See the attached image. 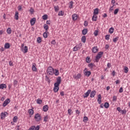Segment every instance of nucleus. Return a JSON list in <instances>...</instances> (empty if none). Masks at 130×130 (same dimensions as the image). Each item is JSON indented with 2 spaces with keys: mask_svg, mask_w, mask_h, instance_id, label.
<instances>
[{
  "mask_svg": "<svg viewBox=\"0 0 130 130\" xmlns=\"http://www.w3.org/2000/svg\"><path fill=\"white\" fill-rule=\"evenodd\" d=\"M46 72L48 76H53L54 75V69L52 67H49Z\"/></svg>",
  "mask_w": 130,
  "mask_h": 130,
  "instance_id": "f257e3e1",
  "label": "nucleus"
},
{
  "mask_svg": "<svg viewBox=\"0 0 130 130\" xmlns=\"http://www.w3.org/2000/svg\"><path fill=\"white\" fill-rule=\"evenodd\" d=\"M103 52H100L98 53V54L96 55V57H95V61L96 62H98L99 61V60L100 59V58H101V57H102V56L103 55Z\"/></svg>",
  "mask_w": 130,
  "mask_h": 130,
  "instance_id": "f03ea898",
  "label": "nucleus"
},
{
  "mask_svg": "<svg viewBox=\"0 0 130 130\" xmlns=\"http://www.w3.org/2000/svg\"><path fill=\"white\" fill-rule=\"evenodd\" d=\"M35 119L37 121H40L41 120V115L39 113H37L35 116Z\"/></svg>",
  "mask_w": 130,
  "mask_h": 130,
  "instance_id": "7ed1b4c3",
  "label": "nucleus"
},
{
  "mask_svg": "<svg viewBox=\"0 0 130 130\" xmlns=\"http://www.w3.org/2000/svg\"><path fill=\"white\" fill-rule=\"evenodd\" d=\"M9 114L7 112H2L1 114V119L4 120Z\"/></svg>",
  "mask_w": 130,
  "mask_h": 130,
  "instance_id": "20e7f679",
  "label": "nucleus"
},
{
  "mask_svg": "<svg viewBox=\"0 0 130 130\" xmlns=\"http://www.w3.org/2000/svg\"><path fill=\"white\" fill-rule=\"evenodd\" d=\"M10 102H11L10 99H6L3 104V107H6L7 104H9Z\"/></svg>",
  "mask_w": 130,
  "mask_h": 130,
  "instance_id": "39448f33",
  "label": "nucleus"
},
{
  "mask_svg": "<svg viewBox=\"0 0 130 130\" xmlns=\"http://www.w3.org/2000/svg\"><path fill=\"white\" fill-rule=\"evenodd\" d=\"M90 93H91V89L88 90L87 91L84 93V95H83V98H87L89 95H90Z\"/></svg>",
  "mask_w": 130,
  "mask_h": 130,
  "instance_id": "423d86ee",
  "label": "nucleus"
},
{
  "mask_svg": "<svg viewBox=\"0 0 130 130\" xmlns=\"http://www.w3.org/2000/svg\"><path fill=\"white\" fill-rule=\"evenodd\" d=\"M96 90H92L90 92V97L91 98H94L95 97V95H96Z\"/></svg>",
  "mask_w": 130,
  "mask_h": 130,
  "instance_id": "0eeeda50",
  "label": "nucleus"
},
{
  "mask_svg": "<svg viewBox=\"0 0 130 130\" xmlns=\"http://www.w3.org/2000/svg\"><path fill=\"white\" fill-rule=\"evenodd\" d=\"M31 26H34L35 23H36V18L35 17L32 18L30 22Z\"/></svg>",
  "mask_w": 130,
  "mask_h": 130,
  "instance_id": "6e6552de",
  "label": "nucleus"
},
{
  "mask_svg": "<svg viewBox=\"0 0 130 130\" xmlns=\"http://www.w3.org/2000/svg\"><path fill=\"white\" fill-rule=\"evenodd\" d=\"M31 69L34 72H37V68H36V63H32Z\"/></svg>",
  "mask_w": 130,
  "mask_h": 130,
  "instance_id": "1a4fd4ad",
  "label": "nucleus"
},
{
  "mask_svg": "<svg viewBox=\"0 0 130 130\" xmlns=\"http://www.w3.org/2000/svg\"><path fill=\"white\" fill-rule=\"evenodd\" d=\"M84 75L86 77H90V76L91 75V72L86 71L84 72Z\"/></svg>",
  "mask_w": 130,
  "mask_h": 130,
  "instance_id": "9d476101",
  "label": "nucleus"
},
{
  "mask_svg": "<svg viewBox=\"0 0 130 130\" xmlns=\"http://www.w3.org/2000/svg\"><path fill=\"white\" fill-rule=\"evenodd\" d=\"M48 105H45L43 107V110L44 111V112H47V111H48Z\"/></svg>",
  "mask_w": 130,
  "mask_h": 130,
  "instance_id": "9b49d317",
  "label": "nucleus"
},
{
  "mask_svg": "<svg viewBox=\"0 0 130 130\" xmlns=\"http://www.w3.org/2000/svg\"><path fill=\"white\" fill-rule=\"evenodd\" d=\"M4 47H5V49H9V48H10V47H11V45H10V43H6L4 45Z\"/></svg>",
  "mask_w": 130,
  "mask_h": 130,
  "instance_id": "f8f14e48",
  "label": "nucleus"
},
{
  "mask_svg": "<svg viewBox=\"0 0 130 130\" xmlns=\"http://www.w3.org/2000/svg\"><path fill=\"white\" fill-rule=\"evenodd\" d=\"M78 19V15L74 14L72 15V20L73 21H76Z\"/></svg>",
  "mask_w": 130,
  "mask_h": 130,
  "instance_id": "ddd939ff",
  "label": "nucleus"
},
{
  "mask_svg": "<svg viewBox=\"0 0 130 130\" xmlns=\"http://www.w3.org/2000/svg\"><path fill=\"white\" fill-rule=\"evenodd\" d=\"M7 88V85L4 83L0 84V89L2 90H4V89H6Z\"/></svg>",
  "mask_w": 130,
  "mask_h": 130,
  "instance_id": "4468645a",
  "label": "nucleus"
},
{
  "mask_svg": "<svg viewBox=\"0 0 130 130\" xmlns=\"http://www.w3.org/2000/svg\"><path fill=\"white\" fill-rule=\"evenodd\" d=\"M102 99V98L101 97V94H99L98 95V102L99 104H101Z\"/></svg>",
  "mask_w": 130,
  "mask_h": 130,
  "instance_id": "2eb2a0df",
  "label": "nucleus"
},
{
  "mask_svg": "<svg viewBox=\"0 0 130 130\" xmlns=\"http://www.w3.org/2000/svg\"><path fill=\"white\" fill-rule=\"evenodd\" d=\"M56 83L60 85V83H61V77H58L57 78Z\"/></svg>",
  "mask_w": 130,
  "mask_h": 130,
  "instance_id": "dca6fc26",
  "label": "nucleus"
},
{
  "mask_svg": "<svg viewBox=\"0 0 130 130\" xmlns=\"http://www.w3.org/2000/svg\"><path fill=\"white\" fill-rule=\"evenodd\" d=\"M81 48L79 46H76L73 48V51H78Z\"/></svg>",
  "mask_w": 130,
  "mask_h": 130,
  "instance_id": "f3484780",
  "label": "nucleus"
},
{
  "mask_svg": "<svg viewBox=\"0 0 130 130\" xmlns=\"http://www.w3.org/2000/svg\"><path fill=\"white\" fill-rule=\"evenodd\" d=\"M73 78H74V79H81V74L79 73L77 75H74Z\"/></svg>",
  "mask_w": 130,
  "mask_h": 130,
  "instance_id": "a211bd4d",
  "label": "nucleus"
},
{
  "mask_svg": "<svg viewBox=\"0 0 130 130\" xmlns=\"http://www.w3.org/2000/svg\"><path fill=\"white\" fill-rule=\"evenodd\" d=\"M98 14H99V9H98V8H96L94 10L93 15H98Z\"/></svg>",
  "mask_w": 130,
  "mask_h": 130,
  "instance_id": "6ab92c4d",
  "label": "nucleus"
},
{
  "mask_svg": "<svg viewBox=\"0 0 130 130\" xmlns=\"http://www.w3.org/2000/svg\"><path fill=\"white\" fill-rule=\"evenodd\" d=\"M54 75H55V76H58V75H59V71H58V70L54 69Z\"/></svg>",
  "mask_w": 130,
  "mask_h": 130,
  "instance_id": "aec40b11",
  "label": "nucleus"
},
{
  "mask_svg": "<svg viewBox=\"0 0 130 130\" xmlns=\"http://www.w3.org/2000/svg\"><path fill=\"white\" fill-rule=\"evenodd\" d=\"M14 18L15 20H19V13L18 12H15Z\"/></svg>",
  "mask_w": 130,
  "mask_h": 130,
  "instance_id": "412c9836",
  "label": "nucleus"
},
{
  "mask_svg": "<svg viewBox=\"0 0 130 130\" xmlns=\"http://www.w3.org/2000/svg\"><path fill=\"white\" fill-rule=\"evenodd\" d=\"M92 52H93V53H96V52L98 51V48H97V47H94L92 48Z\"/></svg>",
  "mask_w": 130,
  "mask_h": 130,
  "instance_id": "4be33fe9",
  "label": "nucleus"
},
{
  "mask_svg": "<svg viewBox=\"0 0 130 130\" xmlns=\"http://www.w3.org/2000/svg\"><path fill=\"white\" fill-rule=\"evenodd\" d=\"M88 33V29L87 28H84L82 30V34L83 35H86Z\"/></svg>",
  "mask_w": 130,
  "mask_h": 130,
  "instance_id": "5701e85b",
  "label": "nucleus"
},
{
  "mask_svg": "<svg viewBox=\"0 0 130 130\" xmlns=\"http://www.w3.org/2000/svg\"><path fill=\"white\" fill-rule=\"evenodd\" d=\"M28 112L29 115H33L34 114V111L32 109H29Z\"/></svg>",
  "mask_w": 130,
  "mask_h": 130,
  "instance_id": "b1692460",
  "label": "nucleus"
},
{
  "mask_svg": "<svg viewBox=\"0 0 130 130\" xmlns=\"http://www.w3.org/2000/svg\"><path fill=\"white\" fill-rule=\"evenodd\" d=\"M109 32L110 34H112L114 32V28L113 27H111L109 29Z\"/></svg>",
  "mask_w": 130,
  "mask_h": 130,
  "instance_id": "393cba45",
  "label": "nucleus"
},
{
  "mask_svg": "<svg viewBox=\"0 0 130 130\" xmlns=\"http://www.w3.org/2000/svg\"><path fill=\"white\" fill-rule=\"evenodd\" d=\"M81 41L83 43H85L86 42V36H83L81 38Z\"/></svg>",
  "mask_w": 130,
  "mask_h": 130,
  "instance_id": "a878e982",
  "label": "nucleus"
},
{
  "mask_svg": "<svg viewBox=\"0 0 130 130\" xmlns=\"http://www.w3.org/2000/svg\"><path fill=\"white\" fill-rule=\"evenodd\" d=\"M91 58L89 56H87L86 58V62H87V63H90L91 62Z\"/></svg>",
  "mask_w": 130,
  "mask_h": 130,
  "instance_id": "bb28decb",
  "label": "nucleus"
},
{
  "mask_svg": "<svg viewBox=\"0 0 130 130\" xmlns=\"http://www.w3.org/2000/svg\"><path fill=\"white\" fill-rule=\"evenodd\" d=\"M104 106L105 108H109V103H108V102L105 103Z\"/></svg>",
  "mask_w": 130,
  "mask_h": 130,
  "instance_id": "cd10ccee",
  "label": "nucleus"
},
{
  "mask_svg": "<svg viewBox=\"0 0 130 130\" xmlns=\"http://www.w3.org/2000/svg\"><path fill=\"white\" fill-rule=\"evenodd\" d=\"M7 34H11L12 33V29L10 27H8L7 29Z\"/></svg>",
  "mask_w": 130,
  "mask_h": 130,
  "instance_id": "c85d7f7f",
  "label": "nucleus"
},
{
  "mask_svg": "<svg viewBox=\"0 0 130 130\" xmlns=\"http://www.w3.org/2000/svg\"><path fill=\"white\" fill-rule=\"evenodd\" d=\"M119 39V38L118 37L113 38V42H114V43H116V42H117V41H118Z\"/></svg>",
  "mask_w": 130,
  "mask_h": 130,
  "instance_id": "c756f323",
  "label": "nucleus"
},
{
  "mask_svg": "<svg viewBox=\"0 0 130 130\" xmlns=\"http://www.w3.org/2000/svg\"><path fill=\"white\" fill-rule=\"evenodd\" d=\"M48 119H49V116H48V115H46V116L44 117V121L45 122H47Z\"/></svg>",
  "mask_w": 130,
  "mask_h": 130,
  "instance_id": "7c9ffc66",
  "label": "nucleus"
},
{
  "mask_svg": "<svg viewBox=\"0 0 130 130\" xmlns=\"http://www.w3.org/2000/svg\"><path fill=\"white\" fill-rule=\"evenodd\" d=\"M58 90H59V87L54 86L53 91L54 92H55V93H56V92H58Z\"/></svg>",
  "mask_w": 130,
  "mask_h": 130,
  "instance_id": "2f4dec72",
  "label": "nucleus"
},
{
  "mask_svg": "<svg viewBox=\"0 0 130 130\" xmlns=\"http://www.w3.org/2000/svg\"><path fill=\"white\" fill-rule=\"evenodd\" d=\"M44 29H45V30H46V32H47V31H48V26L47 24H45L44 25Z\"/></svg>",
  "mask_w": 130,
  "mask_h": 130,
  "instance_id": "473e14b6",
  "label": "nucleus"
},
{
  "mask_svg": "<svg viewBox=\"0 0 130 130\" xmlns=\"http://www.w3.org/2000/svg\"><path fill=\"white\" fill-rule=\"evenodd\" d=\"M124 73L125 74H127V73H128V68H127L126 67H124Z\"/></svg>",
  "mask_w": 130,
  "mask_h": 130,
  "instance_id": "72a5a7b5",
  "label": "nucleus"
},
{
  "mask_svg": "<svg viewBox=\"0 0 130 130\" xmlns=\"http://www.w3.org/2000/svg\"><path fill=\"white\" fill-rule=\"evenodd\" d=\"M73 5H74V2H73V1H71L70 2V6H69V8L70 9H73Z\"/></svg>",
  "mask_w": 130,
  "mask_h": 130,
  "instance_id": "f704fd0d",
  "label": "nucleus"
},
{
  "mask_svg": "<svg viewBox=\"0 0 130 130\" xmlns=\"http://www.w3.org/2000/svg\"><path fill=\"white\" fill-rule=\"evenodd\" d=\"M23 52H24V53H27V52H28V47H27V46H24Z\"/></svg>",
  "mask_w": 130,
  "mask_h": 130,
  "instance_id": "c9c22d12",
  "label": "nucleus"
},
{
  "mask_svg": "<svg viewBox=\"0 0 130 130\" xmlns=\"http://www.w3.org/2000/svg\"><path fill=\"white\" fill-rule=\"evenodd\" d=\"M54 9L55 12H58L59 11V7L58 6H54Z\"/></svg>",
  "mask_w": 130,
  "mask_h": 130,
  "instance_id": "e433bc0d",
  "label": "nucleus"
},
{
  "mask_svg": "<svg viewBox=\"0 0 130 130\" xmlns=\"http://www.w3.org/2000/svg\"><path fill=\"white\" fill-rule=\"evenodd\" d=\"M47 33H48V32H47L46 31L44 32V34L43 35L44 38H47V37H48Z\"/></svg>",
  "mask_w": 130,
  "mask_h": 130,
  "instance_id": "4c0bfd02",
  "label": "nucleus"
},
{
  "mask_svg": "<svg viewBox=\"0 0 130 130\" xmlns=\"http://www.w3.org/2000/svg\"><path fill=\"white\" fill-rule=\"evenodd\" d=\"M13 122H17V121L18 120V116H15L13 117Z\"/></svg>",
  "mask_w": 130,
  "mask_h": 130,
  "instance_id": "58836bf2",
  "label": "nucleus"
},
{
  "mask_svg": "<svg viewBox=\"0 0 130 130\" xmlns=\"http://www.w3.org/2000/svg\"><path fill=\"white\" fill-rule=\"evenodd\" d=\"M88 68H90V69H93V67H94V63H90L88 64Z\"/></svg>",
  "mask_w": 130,
  "mask_h": 130,
  "instance_id": "ea45409f",
  "label": "nucleus"
},
{
  "mask_svg": "<svg viewBox=\"0 0 130 130\" xmlns=\"http://www.w3.org/2000/svg\"><path fill=\"white\" fill-rule=\"evenodd\" d=\"M92 21H97V16L93 15L92 18Z\"/></svg>",
  "mask_w": 130,
  "mask_h": 130,
  "instance_id": "a19ab883",
  "label": "nucleus"
},
{
  "mask_svg": "<svg viewBox=\"0 0 130 130\" xmlns=\"http://www.w3.org/2000/svg\"><path fill=\"white\" fill-rule=\"evenodd\" d=\"M119 11V9H116L114 11V15H117L118 12Z\"/></svg>",
  "mask_w": 130,
  "mask_h": 130,
  "instance_id": "79ce46f5",
  "label": "nucleus"
},
{
  "mask_svg": "<svg viewBox=\"0 0 130 130\" xmlns=\"http://www.w3.org/2000/svg\"><path fill=\"white\" fill-rule=\"evenodd\" d=\"M37 41L38 43H41V41H42V40L40 37H38L37 39Z\"/></svg>",
  "mask_w": 130,
  "mask_h": 130,
  "instance_id": "37998d69",
  "label": "nucleus"
},
{
  "mask_svg": "<svg viewBox=\"0 0 130 130\" xmlns=\"http://www.w3.org/2000/svg\"><path fill=\"white\" fill-rule=\"evenodd\" d=\"M37 103L38 104H41V103H42V100H40V99H38L37 100Z\"/></svg>",
  "mask_w": 130,
  "mask_h": 130,
  "instance_id": "c03bdc74",
  "label": "nucleus"
},
{
  "mask_svg": "<svg viewBox=\"0 0 130 130\" xmlns=\"http://www.w3.org/2000/svg\"><path fill=\"white\" fill-rule=\"evenodd\" d=\"M42 18L43 20H47V18H48L47 15L46 14L42 16Z\"/></svg>",
  "mask_w": 130,
  "mask_h": 130,
  "instance_id": "a18cd8bd",
  "label": "nucleus"
},
{
  "mask_svg": "<svg viewBox=\"0 0 130 130\" xmlns=\"http://www.w3.org/2000/svg\"><path fill=\"white\" fill-rule=\"evenodd\" d=\"M121 114H126V110H123L121 111Z\"/></svg>",
  "mask_w": 130,
  "mask_h": 130,
  "instance_id": "49530a36",
  "label": "nucleus"
},
{
  "mask_svg": "<svg viewBox=\"0 0 130 130\" xmlns=\"http://www.w3.org/2000/svg\"><path fill=\"white\" fill-rule=\"evenodd\" d=\"M99 32V31L97 30H95L93 34L94 35V36H97L98 35V33Z\"/></svg>",
  "mask_w": 130,
  "mask_h": 130,
  "instance_id": "de8ad7c7",
  "label": "nucleus"
},
{
  "mask_svg": "<svg viewBox=\"0 0 130 130\" xmlns=\"http://www.w3.org/2000/svg\"><path fill=\"white\" fill-rule=\"evenodd\" d=\"M86 121H88V117H87V116H85L83 118V122H86Z\"/></svg>",
  "mask_w": 130,
  "mask_h": 130,
  "instance_id": "09e8293b",
  "label": "nucleus"
},
{
  "mask_svg": "<svg viewBox=\"0 0 130 130\" xmlns=\"http://www.w3.org/2000/svg\"><path fill=\"white\" fill-rule=\"evenodd\" d=\"M28 130H35V126H30Z\"/></svg>",
  "mask_w": 130,
  "mask_h": 130,
  "instance_id": "8fccbe9b",
  "label": "nucleus"
},
{
  "mask_svg": "<svg viewBox=\"0 0 130 130\" xmlns=\"http://www.w3.org/2000/svg\"><path fill=\"white\" fill-rule=\"evenodd\" d=\"M105 39H106V40H109V39H110V36L108 35H107L105 36Z\"/></svg>",
  "mask_w": 130,
  "mask_h": 130,
  "instance_id": "3c124183",
  "label": "nucleus"
},
{
  "mask_svg": "<svg viewBox=\"0 0 130 130\" xmlns=\"http://www.w3.org/2000/svg\"><path fill=\"white\" fill-rule=\"evenodd\" d=\"M58 15V16H63V13H62V11L59 12Z\"/></svg>",
  "mask_w": 130,
  "mask_h": 130,
  "instance_id": "603ef678",
  "label": "nucleus"
},
{
  "mask_svg": "<svg viewBox=\"0 0 130 130\" xmlns=\"http://www.w3.org/2000/svg\"><path fill=\"white\" fill-rule=\"evenodd\" d=\"M59 83H55L54 84V87H58L59 86Z\"/></svg>",
  "mask_w": 130,
  "mask_h": 130,
  "instance_id": "864d4df0",
  "label": "nucleus"
},
{
  "mask_svg": "<svg viewBox=\"0 0 130 130\" xmlns=\"http://www.w3.org/2000/svg\"><path fill=\"white\" fill-rule=\"evenodd\" d=\"M29 12L30 14H33V13H34V9L32 8H31L29 10Z\"/></svg>",
  "mask_w": 130,
  "mask_h": 130,
  "instance_id": "5fc2aeb1",
  "label": "nucleus"
},
{
  "mask_svg": "<svg viewBox=\"0 0 130 130\" xmlns=\"http://www.w3.org/2000/svg\"><path fill=\"white\" fill-rule=\"evenodd\" d=\"M123 92V88L121 87L119 90V93H122Z\"/></svg>",
  "mask_w": 130,
  "mask_h": 130,
  "instance_id": "6e6d98bb",
  "label": "nucleus"
},
{
  "mask_svg": "<svg viewBox=\"0 0 130 130\" xmlns=\"http://www.w3.org/2000/svg\"><path fill=\"white\" fill-rule=\"evenodd\" d=\"M40 129V126L39 125H38L37 126H35V130H39Z\"/></svg>",
  "mask_w": 130,
  "mask_h": 130,
  "instance_id": "4d7b16f0",
  "label": "nucleus"
},
{
  "mask_svg": "<svg viewBox=\"0 0 130 130\" xmlns=\"http://www.w3.org/2000/svg\"><path fill=\"white\" fill-rule=\"evenodd\" d=\"M68 114H69V115H71L72 114L71 112H72V109H69L68 111Z\"/></svg>",
  "mask_w": 130,
  "mask_h": 130,
  "instance_id": "13d9d810",
  "label": "nucleus"
},
{
  "mask_svg": "<svg viewBox=\"0 0 130 130\" xmlns=\"http://www.w3.org/2000/svg\"><path fill=\"white\" fill-rule=\"evenodd\" d=\"M13 84L15 86H17V85H18V81L14 80Z\"/></svg>",
  "mask_w": 130,
  "mask_h": 130,
  "instance_id": "bf43d9fd",
  "label": "nucleus"
},
{
  "mask_svg": "<svg viewBox=\"0 0 130 130\" xmlns=\"http://www.w3.org/2000/svg\"><path fill=\"white\" fill-rule=\"evenodd\" d=\"M9 64V66H10V67H13L14 66V64H13V62L12 61H10Z\"/></svg>",
  "mask_w": 130,
  "mask_h": 130,
  "instance_id": "052dcab7",
  "label": "nucleus"
},
{
  "mask_svg": "<svg viewBox=\"0 0 130 130\" xmlns=\"http://www.w3.org/2000/svg\"><path fill=\"white\" fill-rule=\"evenodd\" d=\"M107 67L109 69H110V68H111V63H107Z\"/></svg>",
  "mask_w": 130,
  "mask_h": 130,
  "instance_id": "680f3d73",
  "label": "nucleus"
},
{
  "mask_svg": "<svg viewBox=\"0 0 130 130\" xmlns=\"http://www.w3.org/2000/svg\"><path fill=\"white\" fill-rule=\"evenodd\" d=\"M117 99V98L116 97V96H114L113 97V101H116Z\"/></svg>",
  "mask_w": 130,
  "mask_h": 130,
  "instance_id": "e2e57ef3",
  "label": "nucleus"
},
{
  "mask_svg": "<svg viewBox=\"0 0 130 130\" xmlns=\"http://www.w3.org/2000/svg\"><path fill=\"white\" fill-rule=\"evenodd\" d=\"M21 10H22V6L20 5L18 7V10L21 11Z\"/></svg>",
  "mask_w": 130,
  "mask_h": 130,
  "instance_id": "0e129e2a",
  "label": "nucleus"
},
{
  "mask_svg": "<svg viewBox=\"0 0 130 130\" xmlns=\"http://www.w3.org/2000/svg\"><path fill=\"white\" fill-rule=\"evenodd\" d=\"M115 83H116V85H117L118 84H120V81H119V80H117L115 81Z\"/></svg>",
  "mask_w": 130,
  "mask_h": 130,
  "instance_id": "69168bd1",
  "label": "nucleus"
},
{
  "mask_svg": "<svg viewBox=\"0 0 130 130\" xmlns=\"http://www.w3.org/2000/svg\"><path fill=\"white\" fill-rule=\"evenodd\" d=\"M84 25V26H88V21H85Z\"/></svg>",
  "mask_w": 130,
  "mask_h": 130,
  "instance_id": "338daca9",
  "label": "nucleus"
},
{
  "mask_svg": "<svg viewBox=\"0 0 130 130\" xmlns=\"http://www.w3.org/2000/svg\"><path fill=\"white\" fill-rule=\"evenodd\" d=\"M51 44H53V45L55 44V40H53L51 42Z\"/></svg>",
  "mask_w": 130,
  "mask_h": 130,
  "instance_id": "774afa93",
  "label": "nucleus"
}]
</instances>
